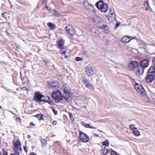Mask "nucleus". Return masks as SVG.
<instances>
[{"mask_svg":"<svg viewBox=\"0 0 155 155\" xmlns=\"http://www.w3.org/2000/svg\"><path fill=\"white\" fill-rule=\"evenodd\" d=\"M95 136H97V134H96V135H95Z\"/></svg>","mask_w":155,"mask_h":155,"instance_id":"obj_56","label":"nucleus"},{"mask_svg":"<svg viewBox=\"0 0 155 155\" xmlns=\"http://www.w3.org/2000/svg\"><path fill=\"white\" fill-rule=\"evenodd\" d=\"M80 138L81 141L84 142H87L89 140L88 136L81 131L80 132Z\"/></svg>","mask_w":155,"mask_h":155,"instance_id":"obj_8","label":"nucleus"},{"mask_svg":"<svg viewBox=\"0 0 155 155\" xmlns=\"http://www.w3.org/2000/svg\"><path fill=\"white\" fill-rule=\"evenodd\" d=\"M86 128H90L94 129L95 128L94 127L91 126L90 124H87L86 123H84L83 124H82ZM96 128H95V129Z\"/></svg>","mask_w":155,"mask_h":155,"instance_id":"obj_24","label":"nucleus"},{"mask_svg":"<svg viewBox=\"0 0 155 155\" xmlns=\"http://www.w3.org/2000/svg\"><path fill=\"white\" fill-rule=\"evenodd\" d=\"M57 45L58 46V48L60 49L59 51L60 54L61 55H65L68 49L66 48L63 47L64 42L63 39H61L60 40L58 41L57 42Z\"/></svg>","mask_w":155,"mask_h":155,"instance_id":"obj_3","label":"nucleus"},{"mask_svg":"<svg viewBox=\"0 0 155 155\" xmlns=\"http://www.w3.org/2000/svg\"><path fill=\"white\" fill-rule=\"evenodd\" d=\"M30 137H31V136L30 135H28V138H29Z\"/></svg>","mask_w":155,"mask_h":155,"instance_id":"obj_48","label":"nucleus"},{"mask_svg":"<svg viewBox=\"0 0 155 155\" xmlns=\"http://www.w3.org/2000/svg\"><path fill=\"white\" fill-rule=\"evenodd\" d=\"M65 28L67 33L71 35H73L76 33L75 29L71 25H68Z\"/></svg>","mask_w":155,"mask_h":155,"instance_id":"obj_7","label":"nucleus"},{"mask_svg":"<svg viewBox=\"0 0 155 155\" xmlns=\"http://www.w3.org/2000/svg\"><path fill=\"white\" fill-rule=\"evenodd\" d=\"M139 66L138 63L135 61H132L128 64V67L130 69L134 70Z\"/></svg>","mask_w":155,"mask_h":155,"instance_id":"obj_12","label":"nucleus"},{"mask_svg":"<svg viewBox=\"0 0 155 155\" xmlns=\"http://www.w3.org/2000/svg\"><path fill=\"white\" fill-rule=\"evenodd\" d=\"M51 97L56 102L58 103L61 101L62 99L63 95L59 90L54 91L51 94Z\"/></svg>","mask_w":155,"mask_h":155,"instance_id":"obj_2","label":"nucleus"},{"mask_svg":"<svg viewBox=\"0 0 155 155\" xmlns=\"http://www.w3.org/2000/svg\"><path fill=\"white\" fill-rule=\"evenodd\" d=\"M16 120L18 122H20L21 121V119L20 118L18 117H17L16 118Z\"/></svg>","mask_w":155,"mask_h":155,"instance_id":"obj_39","label":"nucleus"},{"mask_svg":"<svg viewBox=\"0 0 155 155\" xmlns=\"http://www.w3.org/2000/svg\"><path fill=\"white\" fill-rule=\"evenodd\" d=\"M46 7H47V8L49 10V11L50 12H51V11H52V10L51 9V8L50 7H48L47 6H46Z\"/></svg>","mask_w":155,"mask_h":155,"instance_id":"obj_42","label":"nucleus"},{"mask_svg":"<svg viewBox=\"0 0 155 155\" xmlns=\"http://www.w3.org/2000/svg\"><path fill=\"white\" fill-rule=\"evenodd\" d=\"M82 60V58L80 57H77L75 58V60L77 61H81Z\"/></svg>","mask_w":155,"mask_h":155,"instance_id":"obj_35","label":"nucleus"},{"mask_svg":"<svg viewBox=\"0 0 155 155\" xmlns=\"http://www.w3.org/2000/svg\"><path fill=\"white\" fill-rule=\"evenodd\" d=\"M40 140L41 143V146L42 147H44L46 145L47 141L46 140L42 138H40Z\"/></svg>","mask_w":155,"mask_h":155,"instance_id":"obj_23","label":"nucleus"},{"mask_svg":"<svg viewBox=\"0 0 155 155\" xmlns=\"http://www.w3.org/2000/svg\"><path fill=\"white\" fill-rule=\"evenodd\" d=\"M111 155H120L116 153L114 151L112 150L111 151Z\"/></svg>","mask_w":155,"mask_h":155,"instance_id":"obj_33","label":"nucleus"},{"mask_svg":"<svg viewBox=\"0 0 155 155\" xmlns=\"http://www.w3.org/2000/svg\"><path fill=\"white\" fill-rule=\"evenodd\" d=\"M31 155H36V154L34 153H31Z\"/></svg>","mask_w":155,"mask_h":155,"instance_id":"obj_47","label":"nucleus"},{"mask_svg":"<svg viewBox=\"0 0 155 155\" xmlns=\"http://www.w3.org/2000/svg\"><path fill=\"white\" fill-rule=\"evenodd\" d=\"M132 131L134 134L137 136H138L140 135V132L136 128H135L132 130Z\"/></svg>","mask_w":155,"mask_h":155,"instance_id":"obj_20","label":"nucleus"},{"mask_svg":"<svg viewBox=\"0 0 155 155\" xmlns=\"http://www.w3.org/2000/svg\"><path fill=\"white\" fill-rule=\"evenodd\" d=\"M14 152L15 153H14L15 155H19V153L17 150L16 149H15L14 150Z\"/></svg>","mask_w":155,"mask_h":155,"instance_id":"obj_37","label":"nucleus"},{"mask_svg":"<svg viewBox=\"0 0 155 155\" xmlns=\"http://www.w3.org/2000/svg\"><path fill=\"white\" fill-rule=\"evenodd\" d=\"M11 112L12 114H13V112H12V111H11Z\"/></svg>","mask_w":155,"mask_h":155,"instance_id":"obj_54","label":"nucleus"},{"mask_svg":"<svg viewBox=\"0 0 155 155\" xmlns=\"http://www.w3.org/2000/svg\"><path fill=\"white\" fill-rule=\"evenodd\" d=\"M52 124L54 125H56L57 124V122L56 120H54L53 121Z\"/></svg>","mask_w":155,"mask_h":155,"instance_id":"obj_40","label":"nucleus"},{"mask_svg":"<svg viewBox=\"0 0 155 155\" xmlns=\"http://www.w3.org/2000/svg\"><path fill=\"white\" fill-rule=\"evenodd\" d=\"M10 155H15L14 153H12Z\"/></svg>","mask_w":155,"mask_h":155,"instance_id":"obj_52","label":"nucleus"},{"mask_svg":"<svg viewBox=\"0 0 155 155\" xmlns=\"http://www.w3.org/2000/svg\"><path fill=\"white\" fill-rule=\"evenodd\" d=\"M48 102H47L49 104L51 105H53L54 104V102L53 101H51L50 100V97H48Z\"/></svg>","mask_w":155,"mask_h":155,"instance_id":"obj_29","label":"nucleus"},{"mask_svg":"<svg viewBox=\"0 0 155 155\" xmlns=\"http://www.w3.org/2000/svg\"><path fill=\"white\" fill-rule=\"evenodd\" d=\"M155 77V76H154L152 74H148V75L146 76L145 79L147 82H151L154 79Z\"/></svg>","mask_w":155,"mask_h":155,"instance_id":"obj_15","label":"nucleus"},{"mask_svg":"<svg viewBox=\"0 0 155 155\" xmlns=\"http://www.w3.org/2000/svg\"><path fill=\"white\" fill-rule=\"evenodd\" d=\"M53 12H54V16H56L57 17H59L60 16V13L57 12L56 10H53Z\"/></svg>","mask_w":155,"mask_h":155,"instance_id":"obj_26","label":"nucleus"},{"mask_svg":"<svg viewBox=\"0 0 155 155\" xmlns=\"http://www.w3.org/2000/svg\"><path fill=\"white\" fill-rule=\"evenodd\" d=\"M133 39L132 37H128L127 36H124L121 39V41L125 43H127L130 42V41Z\"/></svg>","mask_w":155,"mask_h":155,"instance_id":"obj_16","label":"nucleus"},{"mask_svg":"<svg viewBox=\"0 0 155 155\" xmlns=\"http://www.w3.org/2000/svg\"><path fill=\"white\" fill-rule=\"evenodd\" d=\"M68 57V56H66V55H65V56H64V58H67Z\"/></svg>","mask_w":155,"mask_h":155,"instance_id":"obj_50","label":"nucleus"},{"mask_svg":"<svg viewBox=\"0 0 155 155\" xmlns=\"http://www.w3.org/2000/svg\"><path fill=\"white\" fill-rule=\"evenodd\" d=\"M30 125H32L34 126H35V124L34 123H33L32 122H31L30 123Z\"/></svg>","mask_w":155,"mask_h":155,"instance_id":"obj_44","label":"nucleus"},{"mask_svg":"<svg viewBox=\"0 0 155 155\" xmlns=\"http://www.w3.org/2000/svg\"><path fill=\"white\" fill-rule=\"evenodd\" d=\"M91 5V6L92 7H93L92 5Z\"/></svg>","mask_w":155,"mask_h":155,"instance_id":"obj_55","label":"nucleus"},{"mask_svg":"<svg viewBox=\"0 0 155 155\" xmlns=\"http://www.w3.org/2000/svg\"><path fill=\"white\" fill-rule=\"evenodd\" d=\"M2 108L1 106H0V109H1Z\"/></svg>","mask_w":155,"mask_h":155,"instance_id":"obj_53","label":"nucleus"},{"mask_svg":"<svg viewBox=\"0 0 155 155\" xmlns=\"http://www.w3.org/2000/svg\"><path fill=\"white\" fill-rule=\"evenodd\" d=\"M85 72L86 74L88 76H90L94 74V69L90 66H88L86 68Z\"/></svg>","mask_w":155,"mask_h":155,"instance_id":"obj_10","label":"nucleus"},{"mask_svg":"<svg viewBox=\"0 0 155 155\" xmlns=\"http://www.w3.org/2000/svg\"><path fill=\"white\" fill-rule=\"evenodd\" d=\"M153 61L155 66L151 67L148 69V74H152L154 76H155V57L153 58Z\"/></svg>","mask_w":155,"mask_h":155,"instance_id":"obj_11","label":"nucleus"},{"mask_svg":"<svg viewBox=\"0 0 155 155\" xmlns=\"http://www.w3.org/2000/svg\"><path fill=\"white\" fill-rule=\"evenodd\" d=\"M44 62L46 63H48V61L46 60H44L43 61Z\"/></svg>","mask_w":155,"mask_h":155,"instance_id":"obj_46","label":"nucleus"},{"mask_svg":"<svg viewBox=\"0 0 155 155\" xmlns=\"http://www.w3.org/2000/svg\"><path fill=\"white\" fill-rule=\"evenodd\" d=\"M119 25H120V24L119 23H117L115 25V28H118L119 27Z\"/></svg>","mask_w":155,"mask_h":155,"instance_id":"obj_41","label":"nucleus"},{"mask_svg":"<svg viewBox=\"0 0 155 155\" xmlns=\"http://www.w3.org/2000/svg\"><path fill=\"white\" fill-rule=\"evenodd\" d=\"M144 5L145 6V8L146 10H148L149 8H150L149 2L147 1H146L144 2Z\"/></svg>","mask_w":155,"mask_h":155,"instance_id":"obj_25","label":"nucleus"},{"mask_svg":"<svg viewBox=\"0 0 155 155\" xmlns=\"http://www.w3.org/2000/svg\"><path fill=\"white\" fill-rule=\"evenodd\" d=\"M110 13L111 15H113L114 13V10L113 8H110Z\"/></svg>","mask_w":155,"mask_h":155,"instance_id":"obj_31","label":"nucleus"},{"mask_svg":"<svg viewBox=\"0 0 155 155\" xmlns=\"http://www.w3.org/2000/svg\"><path fill=\"white\" fill-rule=\"evenodd\" d=\"M129 127L130 129H131L132 130L133 129L135 128V127H134V125L132 124H130L129 125Z\"/></svg>","mask_w":155,"mask_h":155,"instance_id":"obj_38","label":"nucleus"},{"mask_svg":"<svg viewBox=\"0 0 155 155\" xmlns=\"http://www.w3.org/2000/svg\"><path fill=\"white\" fill-rule=\"evenodd\" d=\"M47 25L48 27H49V28L51 30H53L55 28V25L52 23L50 22H48Z\"/></svg>","mask_w":155,"mask_h":155,"instance_id":"obj_21","label":"nucleus"},{"mask_svg":"<svg viewBox=\"0 0 155 155\" xmlns=\"http://www.w3.org/2000/svg\"><path fill=\"white\" fill-rule=\"evenodd\" d=\"M45 97V96L39 92H36L35 93L33 99L36 102L41 103V99Z\"/></svg>","mask_w":155,"mask_h":155,"instance_id":"obj_6","label":"nucleus"},{"mask_svg":"<svg viewBox=\"0 0 155 155\" xmlns=\"http://www.w3.org/2000/svg\"><path fill=\"white\" fill-rule=\"evenodd\" d=\"M68 114L70 120L73 122L74 121V120L73 116L72 114L70 112Z\"/></svg>","mask_w":155,"mask_h":155,"instance_id":"obj_27","label":"nucleus"},{"mask_svg":"<svg viewBox=\"0 0 155 155\" xmlns=\"http://www.w3.org/2000/svg\"><path fill=\"white\" fill-rule=\"evenodd\" d=\"M97 2L95 4V6H96V7H97Z\"/></svg>","mask_w":155,"mask_h":155,"instance_id":"obj_51","label":"nucleus"},{"mask_svg":"<svg viewBox=\"0 0 155 155\" xmlns=\"http://www.w3.org/2000/svg\"><path fill=\"white\" fill-rule=\"evenodd\" d=\"M42 101H43V102H48V100H45V99H41V102H42Z\"/></svg>","mask_w":155,"mask_h":155,"instance_id":"obj_43","label":"nucleus"},{"mask_svg":"<svg viewBox=\"0 0 155 155\" xmlns=\"http://www.w3.org/2000/svg\"><path fill=\"white\" fill-rule=\"evenodd\" d=\"M134 86L136 90L140 94L143 95L146 94V91L141 84L136 83L134 84Z\"/></svg>","mask_w":155,"mask_h":155,"instance_id":"obj_5","label":"nucleus"},{"mask_svg":"<svg viewBox=\"0 0 155 155\" xmlns=\"http://www.w3.org/2000/svg\"><path fill=\"white\" fill-rule=\"evenodd\" d=\"M43 116L42 114H39L35 115L34 117L37 118L39 120H41L44 119V118H43Z\"/></svg>","mask_w":155,"mask_h":155,"instance_id":"obj_22","label":"nucleus"},{"mask_svg":"<svg viewBox=\"0 0 155 155\" xmlns=\"http://www.w3.org/2000/svg\"><path fill=\"white\" fill-rule=\"evenodd\" d=\"M144 70L143 68L139 66L134 71L136 74L138 76H140L143 74Z\"/></svg>","mask_w":155,"mask_h":155,"instance_id":"obj_9","label":"nucleus"},{"mask_svg":"<svg viewBox=\"0 0 155 155\" xmlns=\"http://www.w3.org/2000/svg\"><path fill=\"white\" fill-rule=\"evenodd\" d=\"M110 152V150L104 147L103 151L101 152L103 153V155H107Z\"/></svg>","mask_w":155,"mask_h":155,"instance_id":"obj_19","label":"nucleus"},{"mask_svg":"<svg viewBox=\"0 0 155 155\" xmlns=\"http://www.w3.org/2000/svg\"><path fill=\"white\" fill-rule=\"evenodd\" d=\"M98 27L102 29L106 34L109 33L110 31V29L108 26L106 25H103L102 26H98Z\"/></svg>","mask_w":155,"mask_h":155,"instance_id":"obj_14","label":"nucleus"},{"mask_svg":"<svg viewBox=\"0 0 155 155\" xmlns=\"http://www.w3.org/2000/svg\"><path fill=\"white\" fill-rule=\"evenodd\" d=\"M22 89L24 90H25V89H26V88L25 87H23Z\"/></svg>","mask_w":155,"mask_h":155,"instance_id":"obj_49","label":"nucleus"},{"mask_svg":"<svg viewBox=\"0 0 155 155\" xmlns=\"http://www.w3.org/2000/svg\"><path fill=\"white\" fill-rule=\"evenodd\" d=\"M108 8V5L106 3H104L102 0L97 2V9L101 10L102 12H105Z\"/></svg>","mask_w":155,"mask_h":155,"instance_id":"obj_4","label":"nucleus"},{"mask_svg":"<svg viewBox=\"0 0 155 155\" xmlns=\"http://www.w3.org/2000/svg\"><path fill=\"white\" fill-rule=\"evenodd\" d=\"M21 79H22V78L21 77Z\"/></svg>","mask_w":155,"mask_h":155,"instance_id":"obj_57","label":"nucleus"},{"mask_svg":"<svg viewBox=\"0 0 155 155\" xmlns=\"http://www.w3.org/2000/svg\"><path fill=\"white\" fill-rule=\"evenodd\" d=\"M85 85L89 89H91L92 88L91 84L89 82L87 84H85Z\"/></svg>","mask_w":155,"mask_h":155,"instance_id":"obj_28","label":"nucleus"},{"mask_svg":"<svg viewBox=\"0 0 155 155\" xmlns=\"http://www.w3.org/2000/svg\"><path fill=\"white\" fill-rule=\"evenodd\" d=\"M52 110L55 115H56L58 114V111L56 110L55 109L53 108Z\"/></svg>","mask_w":155,"mask_h":155,"instance_id":"obj_36","label":"nucleus"},{"mask_svg":"<svg viewBox=\"0 0 155 155\" xmlns=\"http://www.w3.org/2000/svg\"><path fill=\"white\" fill-rule=\"evenodd\" d=\"M61 89L63 90L62 94L63 98L66 101L68 102V100L71 96L70 88L68 84H65L63 85Z\"/></svg>","mask_w":155,"mask_h":155,"instance_id":"obj_1","label":"nucleus"},{"mask_svg":"<svg viewBox=\"0 0 155 155\" xmlns=\"http://www.w3.org/2000/svg\"><path fill=\"white\" fill-rule=\"evenodd\" d=\"M2 155H8V153L6 152L5 150L4 149H2Z\"/></svg>","mask_w":155,"mask_h":155,"instance_id":"obj_34","label":"nucleus"},{"mask_svg":"<svg viewBox=\"0 0 155 155\" xmlns=\"http://www.w3.org/2000/svg\"><path fill=\"white\" fill-rule=\"evenodd\" d=\"M49 85L52 88H58L59 87L58 83L53 80L51 81V82L49 83Z\"/></svg>","mask_w":155,"mask_h":155,"instance_id":"obj_18","label":"nucleus"},{"mask_svg":"<svg viewBox=\"0 0 155 155\" xmlns=\"http://www.w3.org/2000/svg\"><path fill=\"white\" fill-rule=\"evenodd\" d=\"M149 61L146 59L141 60L140 62V64L142 68L144 69L147 67L149 65Z\"/></svg>","mask_w":155,"mask_h":155,"instance_id":"obj_13","label":"nucleus"},{"mask_svg":"<svg viewBox=\"0 0 155 155\" xmlns=\"http://www.w3.org/2000/svg\"><path fill=\"white\" fill-rule=\"evenodd\" d=\"M24 149L25 152H27L28 151V150L26 149V147H25L24 146Z\"/></svg>","mask_w":155,"mask_h":155,"instance_id":"obj_45","label":"nucleus"},{"mask_svg":"<svg viewBox=\"0 0 155 155\" xmlns=\"http://www.w3.org/2000/svg\"><path fill=\"white\" fill-rule=\"evenodd\" d=\"M21 143L19 139H18L15 145V147L16 149L19 150H22V148L21 147Z\"/></svg>","mask_w":155,"mask_h":155,"instance_id":"obj_17","label":"nucleus"},{"mask_svg":"<svg viewBox=\"0 0 155 155\" xmlns=\"http://www.w3.org/2000/svg\"><path fill=\"white\" fill-rule=\"evenodd\" d=\"M103 144L104 145L107 146H108L109 144V143L108 140H106L105 141H104L103 142Z\"/></svg>","mask_w":155,"mask_h":155,"instance_id":"obj_30","label":"nucleus"},{"mask_svg":"<svg viewBox=\"0 0 155 155\" xmlns=\"http://www.w3.org/2000/svg\"><path fill=\"white\" fill-rule=\"evenodd\" d=\"M82 82L83 83H84L85 84H87L89 82L87 80V79L85 78H84L82 80Z\"/></svg>","mask_w":155,"mask_h":155,"instance_id":"obj_32","label":"nucleus"}]
</instances>
